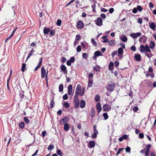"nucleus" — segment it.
I'll return each instance as SVG.
<instances>
[{"mask_svg": "<svg viewBox=\"0 0 156 156\" xmlns=\"http://www.w3.org/2000/svg\"><path fill=\"white\" fill-rule=\"evenodd\" d=\"M97 134L96 133H94L92 135L91 137L93 138H95L97 137Z\"/></svg>", "mask_w": 156, "mask_h": 156, "instance_id": "obj_61", "label": "nucleus"}, {"mask_svg": "<svg viewBox=\"0 0 156 156\" xmlns=\"http://www.w3.org/2000/svg\"><path fill=\"white\" fill-rule=\"evenodd\" d=\"M75 60V58L73 57H72L70 58V59L69 61L71 62H74Z\"/></svg>", "mask_w": 156, "mask_h": 156, "instance_id": "obj_62", "label": "nucleus"}, {"mask_svg": "<svg viewBox=\"0 0 156 156\" xmlns=\"http://www.w3.org/2000/svg\"><path fill=\"white\" fill-rule=\"evenodd\" d=\"M20 98L21 99H23L24 98V95L23 93V92L22 91L21 92H20Z\"/></svg>", "mask_w": 156, "mask_h": 156, "instance_id": "obj_49", "label": "nucleus"}, {"mask_svg": "<svg viewBox=\"0 0 156 156\" xmlns=\"http://www.w3.org/2000/svg\"><path fill=\"white\" fill-rule=\"evenodd\" d=\"M124 149V148H119L118 150V151H117V153H116V156L118 155L120 153V152L122 151Z\"/></svg>", "mask_w": 156, "mask_h": 156, "instance_id": "obj_47", "label": "nucleus"}, {"mask_svg": "<svg viewBox=\"0 0 156 156\" xmlns=\"http://www.w3.org/2000/svg\"><path fill=\"white\" fill-rule=\"evenodd\" d=\"M135 58L138 61H140L141 59V56L139 54H135Z\"/></svg>", "mask_w": 156, "mask_h": 156, "instance_id": "obj_23", "label": "nucleus"}, {"mask_svg": "<svg viewBox=\"0 0 156 156\" xmlns=\"http://www.w3.org/2000/svg\"><path fill=\"white\" fill-rule=\"evenodd\" d=\"M55 103L54 101V99L52 98H51V104H50V107L51 108H53L55 105Z\"/></svg>", "mask_w": 156, "mask_h": 156, "instance_id": "obj_27", "label": "nucleus"}, {"mask_svg": "<svg viewBox=\"0 0 156 156\" xmlns=\"http://www.w3.org/2000/svg\"><path fill=\"white\" fill-rule=\"evenodd\" d=\"M79 94H76L75 93V95L74 98L73 100H79L78 99V97Z\"/></svg>", "mask_w": 156, "mask_h": 156, "instance_id": "obj_45", "label": "nucleus"}, {"mask_svg": "<svg viewBox=\"0 0 156 156\" xmlns=\"http://www.w3.org/2000/svg\"><path fill=\"white\" fill-rule=\"evenodd\" d=\"M101 18L104 19H105L106 18V15L104 13H102L101 14Z\"/></svg>", "mask_w": 156, "mask_h": 156, "instance_id": "obj_64", "label": "nucleus"}, {"mask_svg": "<svg viewBox=\"0 0 156 156\" xmlns=\"http://www.w3.org/2000/svg\"><path fill=\"white\" fill-rule=\"evenodd\" d=\"M89 146L88 147L89 148H91L94 147L95 145V143L94 141H90L89 143Z\"/></svg>", "mask_w": 156, "mask_h": 156, "instance_id": "obj_14", "label": "nucleus"}, {"mask_svg": "<svg viewBox=\"0 0 156 156\" xmlns=\"http://www.w3.org/2000/svg\"><path fill=\"white\" fill-rule=\"evenodd\" d=\"M111 106L108 104H105L103 106V110L104 112H108L111 109Z\"/></svg>", "mask_w": 156, "mask_h": 156, "instance_id": "obj_3", "label": "nucleus"}, {"mask_svg": "<svg viewBox=\"0 0 156 156\" xmlns=\"http://www.w3.org/2000/svg\"><path fill=\"white\" fill-rule=\"evenodd\" d=\"M64 106L66 108H67L69 106V104L68 102H66L64 104Z\"/></svg>", "mask_w": 156, "mask_h": 156, "instance_id": "obj_50", "label": "nucleus"}, {"mask_svg": "<svg viewBox=\"0 0 156 156\" xmlns=\"http://www.w3.org/2000/svg\"><path fill=\"white\" fill-rule=\"evenodd\" d=\"M91 41L92 42V43L94 44L95 46H96V44H97V42L94 39H91Z\"/></svg>", "mask_w": 156, "mask_h": 156, "instance_id": "obj_57", "label": "nucleus"}, {"mask_svg": "<svg viewBox=\"0 0 156 156\" xmlns=\"http://www.w3.org/2000/svg\"><path fill=\"white\" fill-rule=\"evenodd\" d=\"M142 40H143V42L144 43H145L146 41H147V39L146 37V36H142Z\"/></svg>", "mask_w": 156, "mask_h": 156, "instance_id": "obj_37", "label": "nucleus"}, {"mask_svg": "<svg viewBox=\"0 0 156 156\" xmlns=\"http://www.w3.org/2000/svg\"><path fill=\"white\" fill-rule=\"evenodd\" d=\"M50 35L53 36L55 34V30H52L51 31H50Z\"/></svg>", "mask_w": 156, "mask_h": 156, "instance_id": "obj_51", "label": "nucleus"}, {"mask_svg": "<svg viewBox=\"0 0 156 156\" xmlns=\"http://www.w3.org/2000/svg\"><path fill=\"white\" fill-rule=\"evenodd\" d=\"M41 77L43 79L44 78L45 76L46 75L45 74L46 71L44 69V67H42L41 69Z\"/></svg>", "mask_w": 156, "mask_h": 156, "instance_id": "obj_10", "label": "nucleus"}, {"mask_svg": "<svg viewBox=\"0 0 156 156\" xmlns=\"http://www.w3.org/2000/svg\"><path fill=\"white\" fill-rule=\"evenodd\" d=\"M72 85L71 84L69 85L68 87V94L69 95H71L72 93Z\"/></svg>", "mask_w": 156, "mask_h": 156, "instance_id": "obj_13", "label": "nucleus"}, {"mask_svg": "<svg viewBox=\"0 0 156 156\" xmlns=\"http://www.w3.org/2000/svg\"><path fill=\"white\" fill-rule=\"evenodd\" d=\"M113 63L112 62H110L108 66V69L109 70L112 71L113 69Z\"/></svg>", "mask_w": 156, "mask_h": 156, "instance_id": "obj_20", "label": "nucleus"}, {"mask_svg": "<svg viewBox=\"0 0 156 156\" xmlns=\"http://www.w3.org/2000/svg\"><path fill=\"white\" fill-rule=\"evenodd\" d=\"M23 119L25 122L27 124H28L29 123L30 121L27 117H24L23 118Z\"/></svg>", "mask_w": 156, "mask_h": 156, "instance_id": "obj_41", "label": "nucleus"}, {"mask_svg": "<svg viewBox=\"0 0 156 156\" xmlns=\"http://www.w3.org/2000/svg\"><path fill=\"white\" fill-rule=\"evenodd\" d=\"M69 118L66 116L64 117L63 118H62L59 121V123L61 125H62L64 123H66V122H68L69 120Z\"/></svg>", "mask_w": 156, "mask_h": 156, "instance_id": "obj_2", "label": "nucleus"}, {"mask_svg": "<svg viewBox=\"0 0 156 156\" xmlns=\"http://www.w3.org/2000/svg\"><path fill=\"white\" fill-rule=\"evenodd\" d=\"M103 116L105 120L107 119L108 118V116L107 113H104L103 114Z\"/></svg>", "mask_w": 156, "mask_h": 156, "instance_id": "obj_33", "label": "nucleus"}, {"mask_svg": "<svg viewBox=\"0 0 156 156\" xmlns=\"http://www.w3.org/2000/svg\"><path fill=\"white\" fill-rule=\"evenodd\" d=\"M63 99L64 100H66L68 98V96L67 94H65L62 97Z\"/></svg>", "mask_w": 156, "mask_h": 156, "instance_id": "obj_52", "label": "nucleus"}, {"mask_svg": "<svg viewBox=\"0 0 156 156\" xmlns=\"http://www.w3.org/2000/svg\"><path fill=\"white\" fill-rule=\"evenodd\" d=\"M76 27L79 29H82L83 27V23L81 21H78L77 22Z\"/></svg>", "mask_w": 156, "mask_h": 156, "instance_id": "obj_5", "label": "nucleus"}, {"mask_svg": "<svg viewBox=\"0 0 156 156\" xmlns=\"http://www.w3.org/2000/svg\"><path fill=\"white\" fill-rule=\"evenodd\" d=\"M130 36L134 39H136L137 38V36H136V33L131 34H130Z\"/></svg>", "mask_w": 156, "mask_h": 156, "instance_id": "obj_38", "label": "nucleus"}, {"mask_svg": "<svg viewBox=\"0 0 156 156\" xmlns=\"http://www.w3.org/2000/svg\"><path fill=\"white\" fill-rule=\"evenodd\" d=\"M137 12V9L136 8H134L133 10H132V12L134 13H136Z\"/></svg>", "mask_w": 156, "mask_h": 156, "instance_id": "obj_55", "label": "nucleus"}, {"mask_svg": "<svg viewBox=\"0 0 156 156\" xmlns=\"http://www.w3.org/2000/svg\"><path fill=\"white\" fill-rule=\"evenodd\" d=\"M96 108L98 113H99L101 110V107L100 103H98L96 105Z\"/></svg>", "mask_w": 156, "mask_h": 156, "instance_id": "obj_11", "label": "nucleus"}, {"mask_svg": "<svg viewBox=\"0 0 156 156\" xmlns=\"http://www.w3.org/2000/svg\"><path fill=\"white\" fill-rule=\"evenodd\" d=\"M80 39H81V37L79 35L77 34V35H76V39H75L76 41V40H80Z\"/></svg>", "mask_w": 156, "mask_h": 156, "instance_id": "obj_56", "label": "nucleus"}, {"mask_svg": "<svg viewBox=\"0 0 156 156\" xmlns=\"http://www.w3.org/2000/svg\"><path fill=\"white\" fill-rule=\"evenodd\" d=\"M56 153L58 155L61 156H62L63 155V154L62 153L61 150L60 149L58 150L57 151Z\"/></svg>", "mask_w": 156, "mask_h": 156, "instance_id": "obj_35", "label": "nucleus"}, {"mask_svg": "<svg viewBox=\"0 0 156 156\" xmlns=\"http://www.w3.org/2000/svg\"><path fill=\"white\" fill-rule=\"evenodd\" d=\"M155 45L154 43V42L151 41L150 44V47L151 49H153L154 48Z\"/></svg>", "mask_w": 156, "mask_h": 156, "instance_id": "obj_30", "label": "nucleus"}, {"mask_svg": "<svg viewBox=\"0 0 156 156\" xmlns=\"http://www.w3.org/2000/svg\"><path fill=\"white\" fill-rule=\"evenodd\" d=\"M73 102L74 103V107L75 108H77L79 106V100H73Z\"/></svg>", "mask_w": 156, "mask_h": 156, "instance_id": "obj_16", "label": "nucleus"}, {"mask_svg": "<svg viewBox=\"0 0 156 156\" xmlns=\"http://www.w3.org/2000/svg\"><path fill=\"white\" fill-rule=\"evenodd\" d=\"M100 98L99 95H96L95 97V100L97 101H100Z\"/></svg>", "mask_w": 156, "mask_h": 156, "instance_id": "obj_42", "label": "nucleus"}, {"mask_svg": "<svg viewBox=\"0 0 156 156\" xmlns=\"http://www.w3.org/2000/svg\"><path fill=\"white\" fill-rule=\"evenodd\" d=\"M150 54H147L145 53V55L149 58H151L152 56V55L151 52H150Z\"/></svg>", "mask_w": 156, "mask_h": 156, "instance_id": "obj_48", "label": "nucleus"}, {"mask_svg": "<svg viewBox=\"0 0 156 156\" xmlns=\"http://www.w3.org/2000/svg\"><path fill=\"white\" fill-rule=\"evenodd\" d=\"M130 49L133 51H135L136 50V48L134 46H132L131 47Z\"/></svg>", "mask_w": 156, "mask_h": 156, "instance_id": "obj_60", "label": "nucleus"}, {"mask_svg": "<svg viewBox=\"0 0 156 156\" xmlns=\"http://www.w3.org/2000/svg\"><path fill=\"white\" fill-rule=\"evenodd\" d=\"M66 60L67 59L65 57H63L62 59V62L63 63H64L66 61Z\"/></svg>", "mask_w": 156, "mask_h": 156, "instance_id": "obj_63", "label": "nucleus"}, {"mask_svg": "<svg viewBox=\"0 0 156 156\" xmlns=\"http://www.w3.org/2000/svg\"><path fill=\"white\" fill-rule=\"evenodd\" d=\"M62 23V20H60L58 19V20L56 22V24L58 26H60L61 25Z\"/></svg>", "mask_w": 156, "mask_h": 156, "instance_id": "obj_39", "label": "nucleus"}, {"mask_svg": "<svg viewBox=\"0 0 156 156\" xmlns=\"http://www.w3.org/2000/svg\"><path fill=\"white\" fill-rule=\"evenodd\" d=\"M116 44V41L115 40H112L108 42V45L111 46H114Z\"/></svg>", "mask_w": 156, "mask_h": 156, "instance_id": "obj_12", "label": "nucleus"}, {"mask_svg": "<svg viewBox=\"0 0 156 156\" xmlns=\"http://www.w3.org/2000/svg\"><path fill=\"white\" fill-rule=\"evenodd\" d=\"M137 22L140 24H141L143 23L142 20L141 18H140L137 19Z\"/></svg>", "mask_w": 156, "mask_h": 156, "instance_id": "obj_59", "label": "nucleus"}, {"mask_svg": "<svg viewBox=\"0 0 156 156\" xmlns=\"http://www.w3.org/2000/svg\"><path fill=\"white\" fill-rule=\"evenodd\" d=\"M94 55H96V56H98V57L100 56H101L102 55L101 52L99 51H96L94 53Z\"/></svg>", "mask_w": 156, "mask_h": 156, "instance_id": "obj_25", "label": "nucleus"}, {"mask_svg": "<svg viewBox=\"0 0 156 156\" xmlns=\"http://www.w3.org/2000/svg\"><path fill=\"white\" fill-rule=\"evenodd\" d=\"M130 149L131 148L129 147H127L125 149L126 152L130 153Z\"/></svg>", "mask_w": 156, "mask_h": 156, "instance_id": "obj_46", "label": "nucleus"}, {"mask_svg": "<svg viewBox=\"0 0 156 156\" xmlns=\"http://www.w3.org/2000/svg\"><path fill=\"white\" fill-rule=\"evenodd\" d=\"M19 126L21 129H23L24 127V123L23 122H20L19 124Z\"/></svg>", "mask_w": 156, "mask_h": 156, "instance_id": "obj_31", "label": "nucleus"}, {"mask_svg": "<svg viewBox=\"0 0 156 156\" xmlns=\"http://www.w3.org/2000/svg\"><path fill=\"white\" fill-rule=\"evenodd\" d=\"M100 69V66L98 65H96L95 66H94L93 67L94 69L96 71H98Z\"/></svg>", "mask_w": 156, "mask_h": 156, "instance_id": "obj_26", "label": "nucleus"}, {"mask_svg": "<svg viewBox=\"0 0 156 156\" xmlns=\"http://www.w3.org/2000/svg\"><path fill=\"white\" fill-rule=\"evenodd\" d=\"M85 101L83 100H82L80 103V107L81 108H83L85 106Z\"/></svg>", "mask_w": 156, "mask_h": 156, "instance_id": "obj_15", "label": "nucleus"}, {"mask_svg": "<svg viewBox=\"0 0 156 156\" xmlns=\"http://www.w3.org/2000/svg\"><path fill=\"white\" fill-rule=\"evenodd\" d=\"M150 152V150H149L148 149H146L145 152V156H148L149 153Z\"/></svg>", "mask_w": 156, "mask_h": 156, "instance_id": "obj_53", "label": "nucleus"}, {"mask_svg": "<svg viewBox=\"0 0 156 156\" xmlns=\"http://www.w3.org/2000/svg\"><path fill=\"white\" fill-rule=\"evenodd\" d=\"M136 8L137 9V10H138L140 12L143 10L142 7L140 5H137V6Z\"/></svg>", "mask_w": 156, "mask_h": 156, "instance_id": "obj_40", "label": "nucleus"}, {"mask_svg": "<svg viewBox=\"0 0 156 156\" xmlns=\"http://www.w3.org/2000/svg\"><path fill=\"white\" fill-rule=\"evenodd\" d=\"M91 7L92 8V11L93 12L95 11V8H96V5L95 4H94L91 6Z\"/></svg>", "mask_w": 156, "mask_h": 156, "instance_id": "obj_54", "label": "nucleus"}, {"mask_svg": "<svg viewBox=\"0 0 156 156\" xmlns=\"http://www.w3.org/2000/svg\"><path fill=\"white\" fill-rule=\"evenodd\" d=\"M50 31V29L49 28L45 27L44 28L43 32L44 34H47Z\"/></svg>", "mask_w": 156, "mask_h": 156, "instance_id": "obj_19", "label": "nucleus"}, {"mask_svg": "<svg viewBox=\"0 0 156 156\" xmlns=\"http://www.w3.org/2000/svg\"><path fill=\"white\" fill-rule=\"evenodd\" d=\"M61 70L64 72L65 74H67V68L64 65L62 64L61 65L60 67Z\"/></svg>", "mask_w": 156, "mask_h": 156, "instance_id": "obj_7", "label": "nucleus"}, {"mask_svg": "<svg viewBox=\"0 0 156 156\" xmlns=\"http://www.w3.org/2000/svg\"><path fill=\"white\" fill-rule=\"evenodd\" d=\"M156 25L154 22H152L149 25V27L152 30H154L155 28Z\"/></svg>", "mask_w": 156, "mask_h": 156, "instance_id": "obj_18", "label": "nucleus"}, {"mask_svg": "<svg viewBox=\"0 0 156 156\" xmlns=\"http://www.w3.org/2000/svg\"><path fill=\"white\" fill-rule=\"evenodd\" d=\"M69 128V125L68 123H65L64 124V129L66 131H68Z\"/></svg>", "mask_w": 156, "mask_h": 156, "instance_id": "obj_17", "label": "nucleus"}, {"mask_svg": "<svg viewBox=\"0 0 156 156\" xmlns=\"http://www.w3.org/2000/svg\"><path fill=\"white\" fill-rule=\"evenodd\" d=\"M140 51L141 52H143L144 51L148 52H151V50L147 45L144 46L143 45H141L140 47Z\"/></svg>", "mask_w": 156, "mask_h": 156, "instance_id": "obj_1", "label": "nucleus"}, {"mask_svg": "<svg viewBox=\"0 0 156 156\" xmlns=\"http://www.w3.org/2000/svg\"><path fill=\"white\" fill-rule=\"evenodd\" d=\"M121 39L122 41L124 42H126L127 41V37L126 35L123 36L121 38Z\"/></svg>", "mask_w": 156, "mask_h": 156, "instance_id": "obj_29", "label": "nucleus"}, {"mask_svg": "<svg viewBox=\"0 0 156 156\" xmlns=\"http://www.w3.org/2000/svg\"><path fill=\"white\" fill-rule=\"evenodd\" d=\"M89 56V55L87 53H84L83 54L82 57L84 58H88Z\"/></svg>", "mask_w": 156, "mask_h": 156, "instance_id": "obj_34", "label": "nucleus"}, {"mask_svg": "<svg viewBox=\"0 0 156 156\" xmlns=\"http://www.w3.org/2000/svg\"><path fill=\"white\" fill-rule=\"evenodd\" d=\"M118 55L120 58H122V54L123 53V49L121 48H119L118 49Z\"/></svg>", "mask_w": 156, "mask_h": 156, "instance_id": "obj_6", "label": "nucleus"}, {"mask_svg": "<svg viewBox=\"0 0 156 156\" xmlns=\"http://www.w3.org/2000/svg\"><path fill=\"white\" fill-rule=\"evenodd\" d=\"M59 92H61L63 91V85L62 84H60L59 86Z\"/></svg>", "mask_w": 156, "mask_h": 156, "instance_id": "obj_24", "label": "nucleus"}, {"mask_svg": "<svg viewBox=\"0 0 156 156\" xmlns=\"http://www.w3.org/2000/svg\"><path fill=\"white\" fill-rule=\"evenodd\" d=\"M115 87V84L114 83L109 84L107 87V90L109 92H112L113 91Z\"/></svg>", "mask_w": 156, "mask_h": 156, "instance_id": "obj_4", "label": "nucleus"}, {"mask_svg": "<svg viewBox=\"0 0 156 156\" xmlns=\"http://www.w3.org/2000/svg\"><path fill=\"white\" fill-rule=\"evenodd\" d=\"M139 136L140 138H143L144 137V134L142 133H140L139 134Z\"/></svg>", "mask_w": 156, "mask_h": 156, "instance_id": "obj_58", "label": "nucleus"}, {"mask_svg": "<svg viewBox=\"0 0 156 156\" xmlns=\"http://www.w3.org/2000/svg\"><path fill=\"white\" fill-rule=\"evenodd\" d=\"M81 47L80 46V45L78 46L77 47V48H76L77 51L78 52H80L81 51Z\"/></svg>", "mask_w": 156, "mask_h": 156, "instance_id": "obj_44", "label": "nucleus"}, {"mask_svg": "<svg viewBox=\"0 0 156 156\" xmlns=\"http://www.w3.org/2000/svg\"><path fill=\"white\" fill-rule=\"evenodd\" d=\"M81 87L80 84H78L76 89L75 93L76 94H80V92L81 90Z\"/></svg>", "mask_w": 156, "mask_h": 156, "instance_id": "obj_8", "label": "nucleus"}, {"mask_svg": "<svg viewBox=\"0 0 156 156\" xmlns=\"http://www.w3.org/2000/svg\"><path fill=\"white\" fill-rule=\"evenodd\" d=\"M54 148V146L53 144H50L48 147V150H52Z\"/></svg>", "mask_w": 156, "mask_h": 156, "instance_id": "obj_32", "label": "nucleus"}, {"mask_svg": "<svg viewBox=\"0 0 156 156\" xmlns=\"http://www.w3.org/2000/svg\"><path fill=\"white\" fill-rule=\"evenodd\" d=\"M26 65L25 63H23L22 64L21 70L22 72H24L25 71V68H26Z\"/></svg>", "mask_w": 156, "mask_h": 156, "instance_id": "obj_36", "label": "nucleus"}, {"mask_svg": "<svg viewBox=\"0 0 156 156\" xmlns=\"http://www.w3.org/2000/svg\"><path fill=\"white\" fill-rule=\"evenodd\" d=\"M107 37V36H103L102 37V38L104 40V41H102V42L104 43H106L108 42V39L106 38Z\"/></svg>", "mask_w": 156, "mask_h": 156, "instance_id": "obj_21", "label": "nucleus"}, {"mask_svg": "<svg viewBox=\"0 0 156 156\" xmlns=\"http://www.w3.org/2000/svg\"><path fill=\"white\" fill-rule=\"evenodd\" d=\"M102 20L101 18L99 17L97 19L96 23L97 25L98 26H101L102 25Z\"/></svg>", "mask_w": 156, "mask_h": 156, "instance_id": "obj_9", "label": "nucleus"}, {"mask_svg": "<svg viewBox=\"0 0 156 156\" xmlns=\"http://www.w3.org/2000/svg\"><path fill=\"white\" fill-rule=\"evenodd\" d=\"M94 108H92L91 110V116L92 117L94 116Z\"/></svg>", "mask_w": 156, "mask_h": 156, "instance_id": "obj_43", "label": "nucleus"}, {"mask_svg": "<svg viewBox=\"0 0 156 156\" xmlns=\"http://www.w3.org/2000/svg\"><path fill=\"white\" fill-rule=\"evenodd\" d=\"M93 83V80L90 79V78H89V81L88 86L89 87H90L92 86V85Z\"/></svg>", "mask_w": 156, "mask_h": 156, "instance_id": "obj_28", "label": "nucleus"}, {"mask_svg": "<svg viewBox=\"0 0 156 156\" xmlns=\"http://www.w3.org/2000/svg\"><path fill=\"white\" fill-rule=\"evenodd\" d=\"M34 51L32 49L30 51V52L29 53L27 57V60L29 58H30V56L33 55V54L34 52Z\"/></svg>", "mask_w": 156, "mask_h": 156, "instance_id": "obj_22", "label": "nucleus"}]
</instances>
